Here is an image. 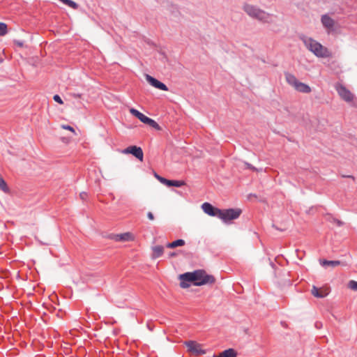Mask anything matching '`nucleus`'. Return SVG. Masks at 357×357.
Here are the masks:
<instances>
[{
	"mask_svg": "<svg viewBox=\"0 0 357 357\" xmlns=\"http://www.w3.org/2000/svg\"><path fill=\"white\" fill-rule=\"evenodd\" d=\"M130 112L144 123H145L146 121H148V116H146V115H144V114L139 112L137 109L135 108H131L130 109Z\"/></svg>",
	"mask_w": 357,
	"mask_h": 357,
	"instance_id": "13",
	"label": "nucleus"
},
{
	"mask_svg": "<svg viewBox=\"0 0 357 357\" xmlns=\"http://www.w3.org/2000/svg\"><path fill=\"white\" fill-rule=\"evenodd\" d=\"M311 292L312 294L317 298H324L326 296V294L320 292L319 289L315 286H313Z\"/></svg>",
	"mask_w": 357,
	"mask_h": 357,
	"instance_id": "18",
	"label": "nucleus"
},
{
	"mask_svg": "<svg viewBox=\"0 0 357 357\" xmlns=\"http://www.w3.org/2000/svg\"><path fill=\"white\" fill-rule=\"evenodd\" d=\"M85 196H86V194L85 192H82L80 194V197L82 199H84Z\"/></svg>",
	"mask_w": 357,
	"mask_h": 357,
	"instance_id": "33",
	"label": "nucleus"
},
{
	"mask_svg": "<svg viewBox=\"0 0 357 357\" xmlns=\"http://www.w3.org/2000/svg\"><path fill=\"white\" fill-rule=\"evenodd\" d=\"M145 123L154 128L160 129L159 125L153 119H152L149 117L148 119V121H146V122Z\"/></svg>",
	"mask_w": 357,
	"mask_h": 357,
	"instance_id": "20",
	"label": "nucleus"
},
{
	"mask_svg": "<svg viewBox=\"0 0 357 357\" xmlns=\"http://www.w3.org/2000/svg\"><path fill=\"white\" fill-rule=\"evenodd\" d=\"M152 258L157 259L161 257L164 252V248L162 245H155L153 247Z\"/></svg>",
	"mask_w": 357,
	"mask_h": 357,
	"instance_id": "15",
	"label": "nucleus"
},
{
	"mask_svg": "<svg viewBox=\"0 0 357 357\" xmlns=\"http://www.w3.org/2000/svg\"><path fill=\"white\" fill-rule=\"evenodd\" d=\"M166 247L168 248H174V243L173 242L172 243H168L167 245H166Z\"/></svg>",
	"mask_w": 357,
	"mask_h": 357,
	"instance_id": "32",
	"label": "nucleus"
},
{
	"mask_svg": "<svg viewBox=\"0 0 357 357\" xmlns=\"http://www.w3.org/2000/svg\"><path fill=\"white\" fill-rule=\"evenodd\" d=\"M180 286L182 288L190 287L189 282H192L195 286H202L215 282V278L211 275L206 274L204 270H196L193 272H187L180 275Z\"/></svg>",
	"mask_w": 357,
	"mask_h": 357,
	"instance_id": "1",
	"label": "nucleus"
},
{
	"mask_svg": "<svg viewBox=\"0 0 357 357\" xmlns=\"http://www.w3.org/2000/svg\"><path fill=\"white\" fill-rule=\"evenodd\" d=\"M237 352L234 349H228L222 352L218 355H213V357H236Z\"/></svg>",
	"mask_w": 357,
	"mask_h": 357,
	"instance_id": "12",
	"label": "nucleus"
},
{
	"mask_svg": "<svg viewBox=\"0 0 357 357\" xmlns=\"http://www.w3.org/2000/svg\"><path fill=\"white\" fill-rule=\"evenodd\" d=\"M243 10L252 18L258 20L264 23H271L273 15L264 10L260 9L256 6L244 3Z\"/></svg>",
	"mask_w": 357,
	"mask_h": 357,
	"instance_id": "3",
	"label": "nucleus"
},
{
	"mask_svg": "<svg viewBox=\"0 0 357 357\" xmlns=\"http://www.w3.org/2000/svg\"><path fill=\"white\" fill-rule=\"evenodd\" d=\"M241 213V210L239 208H229L225 210H220L219 218L224 222H228L230 220L237 219Z\"/></svg>",
	"mask_w": 357,
	"mask_h": 357,
	"instance_id": "4",
	"label": "nucleus"
},
{
	"mask_svg": "<svg viewBox=\"0 0 357 357\" xmlns=\"http://www.w3.org/2000/svg\"><path fill=\"white\" fill-rule=\"evenodd\" d=\"M245 165L247 166V167H248V169H251V170H252V171H256V172H257V171H258V169H257L256 167H255L254 166H252V165L251 164H250V163L246 162V163H245Z\"/></svg>",
	"mask_w": 357,
	"mask_h": 357,
	"instance_id": "28",
	"label": "nucleus"
},
{
	"mask_svg": "<svg viewBox=\"0 0 357 357\" xmlns=\"http://www.w3.org/2000/svg\"><path fill=\"white\" fill-rule=\"evenodd\" d=\"M333 220L334 222H335L338 226H341L343 225V222L339 220H337L335 218H333Z\"/></svg>",
	"mask_w": 357,
	"mask_h": 357,
	"instance_id": "30",
	"label": "nucleus"
},
{
	"mask_svg": "<svg viewBox=\"0 0 357 357\" xmlns=\"http://www.w3.org/2000/svg\"><path fill=\"white\" fill-rule=\"evenodd\" d=\"M155 177L158 178V180L162 184L167 185L169 187L170 180L167 179L165 178H163L158 174H155Z\"/></svg>",
	"mask_w": 357,
	"mask_h": 357,
	"instance_id": "21",
	"label": "nucleus"
},
{
	"mask_svg": "<svg viewBox=\"0 0 357 357\" xmlns=\"http://www.w3.org/2000/svg\"><path fill=\"white\" fill-rule=\"evenodd\" d=\"M294 89L296 91L304 93H309L311 92V88L307 84L301 82L297 83V85Z\"/></svg>",
	"mask_w": 357,
	"mask_h": 357,
	"instance_id": "14",
	"label": "nucleus"
},
{
	"mask_svg": "<svg viewBox=\"0 0 357 357\" xmlns=\"http://www.w3.org/2000/svg\"><path fill=\"white\" fill-rule=\"evenodd\" d=\"M319 264L324 267H327V266L335 267V266L340 265V261H337V260L329 261V260H326V259H319Z\"/></svg>",
	"mask_w": 357,
	"mask_h": 357,
	"instance_id": "17",
	"label": "nucleus"
},
{
	"mask_svg": "<svg viewBox=\"0 0 357 357\" xmlns=\"http://www.w3.org/2000/svg\"><path fill=\"white\" fill-rule=\"evenodd\" d=\"M174 248L178 246H183L185 243V241L183 239H178L173 241Z\"/></svg>",
	"mask_w": 357,
	"mask_h": 357,
	"instance_id": "25",
	"label": "nucleus"
},
{
	"mask_svg": "<svg viewBox=\"0 0 357 357\" xmlns=\"http://www.w3.org/2000/svg\"><path fill=\"white\" fill-rule=\"evenodd\" d=\"M62 128L65 129V130H70L73 132H75L74 128L70 126H68V125H62L61 126Z\"/></svg>",
	"mask_w": 357,
	"mask_h": 357,
	"instance_id": "27",
	"label": "nucleus"
},
{
	"mask_svg": "<svg viewBox=\"0 0 357 357\" xmlns=\"http://www.w3.org/2000/svg\"><path fill=\"white\" fill-rule=\"evenodd\" d=\"M147 217L149 220H154V215L151 212H148Z\"/></svg>",
	"mask_w": 357,
	"mask_h": 357,
	"instance_id": "29",
	"label": "nucleus"
},
{
	"mask_svg": "<svg viewBox=\"0 0 357 357\" xmlns=\"http://www.w3.org/2000/svg\"><path fill=\"white\" fill-rule=\"evenodd\" d=\"M299 38L303 43L305 47L316 56L326 58L330 56L328 49L313 38L305 35H301Z\"/></svg>",
	"mask_w": 357,
	"mask_h": 357,
	"instance_id": "2",
	"label": "nucleus"
},
{
	"mask_svg": "<svg viewBox=\"0 0 357 357\" xmlns=\"http://www.w3.org/2000/svg\"><path fill=\"white\" fill-rule=\"evenodd\" d=\"M53 99L55 102L62 105L63 103L61 98L59 95H54Z\"/></svg>",
	"mask_w": 357,
	"mask_h": 357,
	"instance_id": "26",
	"label": "nucleus"
},
{
	"mask_svg": "<svg viewBox=\"0 0 357 357\" xmlns=\"http://www.w3.org/2000/svg\"><path fill=\"white\" fill-rule=\"evenodd\" d=\"M321 23L323 26L328 29H332L335 25L334 20L329 17L328 15H323L321 18Z\"/></svg>",
	"mask_w": 357,
	"mask_h": 357,
	"instance_id": "10",
	"label": "nucleus"
},
{
	"mask_svg": "<svg viewBox=\"0 0 357 357\" xmlns=\"http://www.w3.org/2000/svg\"><path fill=\"white\" fill-rule=\"evenodd\" d=\"M185 185V181L180 180H170V183L169 187L174 186L177 188H180Z\"/></svg>",
	"mask_w": 357,
	"mask_h": 357,
	"instance_id": "19",
	"label": "nucleus"
},
{
	"mask_svg": "<svg viewBox=\"0 0 357 357\" xmlns=\"http://www.w3.org/2000/svg\"><path fill=\"white\" fill-rule=\"evenodd\" d=\"M185 344L188 347V351L197 354H204L205 351L202 349L201 345L195 341H188L185 342Z\"/></svg>",
	"mask_w": 357,
	"mask_h": 357,
	"instance_id": "8",
	"label": "nucleus"
},
{
	"mask_svg": "<svg viewBox=\"0 0 357 357\" xmlns=\"http://www.w3.org/2000/svg\"><path fill=\"white\" fill-rule=\"evenodd\" d=\"M316 327H319V325H318V324H316Z\"/></svg>",
	"mask_w": 357,
	"mask_h": 357,
	"instance_id": "36",
	"label": "nucleus"
},
{
	"mask_svg": "<svg viewBox=\"0 0 357 357\" xmlns=\"http://www.w3.org/2000/svg\"><path fill=\"white\" fill-rule=\"evenodd\" d=\"M7 33V25L5 23L0 22V36H4Z\"/></svg>",
	"mask_w": 357,
	"mask_h": 357,
	"instance_id": "23",
	"label": "nucleus"
},
{
	"mask_svg": "<svg viewBox=\"0 0 357 357\" xmlns=\"http://www.w3.org/2000/svg\"><path fill=\"white\" fill-rule=\"evenodd\" d=\"M285 78H286L287 82L289 85L292 86L294 88L296 87V86L297 85V83H298V82H299L294 75L290 74V73H286Z\"/></svg>",
	"mask_w": 357,
	"mask_h": 357,
	"instance_id": "16",
	"label": "nucleus"
},
{
	"mask_svg": "<svg viewBox=\"0 0 357 357\" xmlns=\"http://www.w3.org/2000/svg\"><path fill=\"white\" fill-rule=\"evenodd\" d=\"M348 287L352 290H357V282L355 280H350L348 283Z\"/></svg>",
	"mask_w": 357,
	"mask_h": 357,
	"instance_id": "24",
	"label": "nucleus"
},
{
	"mask_svg": "<svg viewBox=\"0 0 357 357\" xmlns=\"http://www.w3.org/2000/svg\"><path fill=\"white\" fill-rule=\"evenodd\" d=\"M116 241H129L132 239V235L130 232L116 234L113 238Z\"/></svg>",
	"mask_w": 357,
	"mask_h": 357,
	"instance_id": "11",
	"label": "nucleus"
},
{
	"mask_svg": "<svg viewBox=\"0 0 357 357\" xmlns=\"http://www.w3.org/2000/svg\"><path fill=\"white\" fill-rule=\"evenodd\" d=\"M122 153H125V154H132L135 158H137V159H139L141 161H142V160H143V156H144L143 151L139 146H130L127 147L126 149H123L122 151Z\"/></svg>",
	"mask_w": 357,
	"mask_h": 357,
	"instance_id": "5",
	"label": "nucleus"
},
{
	"mask_svg": "<svg viewBox=\"0 0 357 357\" xmlns=\"http://www.w3.org/2000/svg\"><path fill=\"white\" fill-rule=\"evenodd\" d=\"M202 208L205 213L213 217H219L221 209L214 207L212 204L208 202H204L202 205Z\"/></svg>",
	"mask_w": 357,
	"mask_h": 357,
	"instance_id": "7",
	"label": "nucleus"
},
{
	"mask_svg": "<svg viewBox=\"0 0 357 357\" xmlns=\"http://www.w3.org/2000/svg\"><path fill=\"white\" fill-rule=\"evenodd\" d=\"M14 43L19 47H22L24 45V43L20 40H15Z\"/></svg>",
	"mask_w": 357,
	"mask_h": 357,
	"instance_id": "31",
	"label": "nucleus"
},
{
	"mask_svg": "<svg viewBox=\"0 0 357 357\" xmlns=\"http://www.w3.org/2000/svg\"><path fill=\"white\" fill-rule=\"evenodd\" d=\"M146 79L153 87L165 91H168L167 86L164 83L160 82L152 76L146 75Z\"/></svg>",
	"mask_w": 357,
	"mask_h": 357,
	"instance_id": "9",
	"label": "nucleus"
},
{
	"mask_svg": "<svg viewBox=\"0 0 357 357\" xmlns=\"http://www.w3.org/2000/svg\"><path fill=\"white\" fill-rule=\"evenodd\" d=\"M336 91L339 96L345 101L351 102L354 99V96L345 86L342 85H337Z\"/></svg>",
	"mask_w": 357,
	"mask_h": 357,
	"instance_id": "6",
	"label": "nucleus"
},
{
	"mask_svg": "<svg viewBox=\"0 0 357 357\" xmlns=\"http://www.w3.org/2000/svg\"><path fill=\"white\" fill-rule=\"evenodd\" d=\"M175 256H176V253H175V252H171V253L169 254V257H175Z\"/></svg>",
	"mask_w": 357,
	"mask_h": 357,
	"instance_id": "34",
	"label": "nucleus"
},
{
	"mask_svg": "<svg viewBox=\"0 0 357 357\" xmlns=\"http://www.w3.org/2000/svg\"><path fill=\"white\" fill-rule=\"evenodd\" d=\"M0 189L3 192H6L8 191V188L6 181L3 178L0 177Z\"/></svg>",
	"mask_w": 357,
	"mask_h": 357,
	"instance_id": "22",
	"label": "nucleus"
},
{
	"mask_svg": "<svg viewBox=\"0 0 357 357\" xmlns=\"http://www.w3.org/2000/svg\"><path fill=\"white\" fill-rule=\"evenodd\" d=\"M316 327H319V325H318V324H316Z\"/></svg>",
	"mask_w": 357,
	"mask_h": 357,
	"instance_id": "35",
	"label": "nucleus"
}]
</instances>
